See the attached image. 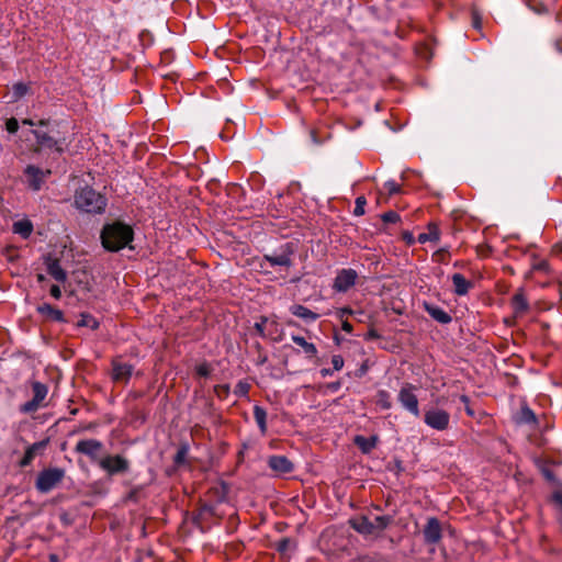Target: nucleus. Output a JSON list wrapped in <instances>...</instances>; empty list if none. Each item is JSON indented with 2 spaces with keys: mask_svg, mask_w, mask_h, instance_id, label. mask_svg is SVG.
I'll return each instance as SVG.
<instances>
[{
  "mask_svg": "<svg viewBox=\"0 0 562 562\" xmlns=\"http://www.w3.org/2000/svg\"><path fill=\"white\" fill-rule=\"evenodd\" d=\"M352 325L348 321H344L341 324V329L348 334L352 331Z\"/></svg>",
  "mask_w": 562,
  "mask_h": 562,
  "instance_id": "13d9d810",
  "label": "nucleus"
},
{
  "mask_svg": "<svg viewBox=\"0 0 562 562\" xmlns=\"http://www.w3.org/2000/svg\"><path fill=\"white\" fill-rule=\"evenodd\" d=\"M368 370H369V364H368V360H366V361H363V362L361 363V366H360V367L358 368V370L355 372V375H356L357 378H362V376H364V375L367 374Z\"/></svg>",
  "mask_w": 562,
  "mask_h": 562,
  "instance_id": "09e8293b",
  "label": "nucleus"
},
{
  "mask_svg": "<svg viewBox=\"0 0 562 562\" xmlns=\"http://www.w3.org/2000/svg\"><path fill=\"white\" fill-rule=\"evenodd\" d=\"M424 422L430 428L442 431L449 427L450 415L443 409L431 408L425 413Z\"/></svg>",
  "mask_w": 562,
  "mask_h": 562,
  "instance_id": "1a4fd4ad",
  "label": "nucleus"
},
{
  "mask_svg": "<svg viewBox=\"0 0 562 562\" xmlns=\"http://www.w3.org/2000/svg\"><path fill=\"white\" fill-rule=\"evenodd\" d=\"M212 513H213V507L207 504L202 505L200 508V515L212 514Z\"/></svg>",
  "mask_w": 562,
  "mask_h": 562,
  "instance_id": "4d7b16f0",
  "label": "nucleus"
},
{
  "mask_svg": "<svg viewBox=\"0 0 562 562\" xmlns=\"http://www.w3.org/2000/svg\"><path fill=\"white\" fill-rule=\"evenodd\" d=\"M254 418L258 425V428L261 435L267 434V412L263 407L259 405H255L254 407Z\"/></svg>",
  "mask_w": 562,
  "mask_h": 562,
  "instance_id": "393cba45",
  "label": "nucleus"
},
{
  "mask_svg": "<svg viewBox=\"0 0 562 562\" xmlns=\"http://www.w3.org/2000/svg\"><path fill=\"white\" fill-rule=\"evenodd\" d=\"M510 305L516 317L522 316L528 312L529 303L522 290L514 294Z\"/></svg>",
  "mask_w": 562,
  "mask_h": 562,
  "instance_id": "6ab92c4d",
  "label": "nucleus"
},
{
  "mask_svg": "<svg viewBox=\"0 0 562 562\" xmlns=\"http://www.w3.org/2000/svg\"><path fill=\"white\" fill-rule=\"evenodd\" d=\"M451 280L453 292L459 296L467 295L474 285L472 281L467 280L461 273H454Z\"/></svg>",
  "mask_w": 562,
  "mask_h": 562,
  "instance_id": "aec40b11",
  "label": "nucleus"
},
{
  "mask_svg": "<svg viewBox=\"0 0 562 562\" xmlns=\"http://www.w3.org/2000/svg\"><path fill=\"white\" fill-rule=\"evenodd\" d=\"M414 386L412 384H405L398 393V401L402 406L412 413L414 416H419V407L417 396L414 394Z\"/></svg>",
  "mask_w": 562,
  "mask_h": 562,
  "instance_id": "9b49d317",
  "label": "nucleus"
},
{
  "mask_svg": "<svg viewBox=\"0 0 562 562\" xmlns=\"http://www.w3.org/2000/svg\"><path fill=\"white\" fill-rule=\"evenodd\" d=\"M77 209L86 213L100 214L106 207V198L89 186L80 188L75 194Z\"/></svg>",
  "mask_w": 562,
  "mask_h": 562,
  "instance_id": "7ed1b4c3",
  "label": "nucleus"
},
{
  "mask_svg": "<svg viewBox=\"0 0 562 562\" xmlns=\"http://www.w3.org/2000/svg\"><path fill=\"white\" fill-rule=\"evenodd\" d=\"M375 403L383 409L391 408L392 403H391L390 393L385 390L378 391Z\"/></svg>",
  "mask_w": 562,
  "mask_h": 562,
  "instance_id": "c85d7f7f",
  "label": "nucleus"
},
{
  "mask_svg": "<svg viewBox=\"0 0 562 562\" xmlns=\"http://www.w3.org/2000/svg\"><path fill=\"white\" fill-rule=\"evenodd\" d=\"M402 237H403V240H404L407 245H409V246H411V245H414V243H415V237H414V235H413L411 232H407V231H406V232H404V233L402 234Z\"/></svg>",
  "mask_w": 562,
  "mask_h": 562,
  "instance_id": "864d4df0",
  "label": "nucleus"
},
{
  "mask_svg": "<svg viewBox=\"0 0 562 562\" xmlns=\"http://www.w3.org/2000/svg\"><path fill=\"white\" fill-rule=\"evenodd\" d=\"M269 323H270V321L266 316H260L259 321L255 323L254 328L260 337H262V338L267 337L266 329H267Z\"/></svg>",
  "mask_w": 562,
  "mask_h": 562,
  "instance_id": "473e14b6",
  "label": "nucleus"
},
{
  "mask_svg": "<svg viewBox=\"0 0 562 562\" xmlns=\"http://www.w3.org/2000/svg\"><path fill=\"white\" fill-rule=\"evenodd\" d=\"M297 251L296 241H288L277 248L273 252L265 255L263 260L271 267L291 268L294 265V256Z\"/></svg>",
  "mask_w": 562,
  "mask_h": 562,
  "instance_id": "39448f33",
  "label": "nucleus"
},
{
  "mask_svg": "<svg viewBox=\"0 0 562 562\" xmlns=\"http://www.w3.org/2000/svg\"><path fill=\"white\" fill-rule=\"evenodd\" d=\"M195 371L198 375L206 378L211 373V367L207 362H203L196 367Z\"/></svg>",
  "mask_w": 562,
  "mask_h": 562,
  "instance_id": "37998d69",
  "label": "nucleus"
},
{
  "mask_svg": "<svg viewBox=\"0 0 562 562\" xmlns=\"http://www.w3.org/2000/svg\"><path fill=\"white\" fill-rule=\"evenodd\" d=\"M367 204V200L363 195L361 196H358L356 199V205H355V210H353V215L356 216H361L364 214V206Z\"/></svg>",
  "mask_w": 562,
  "mask_h": 562,
  "instance_id": "e433bc0d",
  "label": "nucleus"
},
{
  "mask_svg": "<svg viewBox=\"0 0 562 562\" xmlns=\"http://www.w3.org/2000/svg\"><path fill=\"white\" fill-rule=\"evenodd\" d=\"M554 250H555V251H558V250H561V251H562V246L557 245V246L554 247Z\"/></svg>",
  "mask_w": 562,
  "mask_h": 562,
  "instance_id": "774afa93",
  "label": "nucleus"
},
{
  "mask_svg": "<svg viewBox=\"0 0 562 562\" xmlns=\"http://www.w3.org/2000/svg\"><path fill=\"white\" fill-rule=\"evenodd\" d=\"M37 313L44 317L46 321L65 323V316L63 311L54 307L48 303H43L36 307Z\"/></svg>",
  "mask_w": 562,
  "mask_h": 562,
  "instance_id": "a211bd4d",
  "label": "nucleus"
},
{
  "mask_svg": "<svg viewBox=\"0 0 562 562\" xmlns=\"http://www.w3.org/2000/svg\"><path fill=\"white\" fill-rule=\"evenodd\" d=\"M381 218L384 223H397L401 220L400 215L394 211L384 213Z\"/></svg>",
  "mask_w": 562,
  "mask_h": 562,
  "instance_id": "a19ab883",
  "label": "nucleus"
},
{
  "mask_svg": "<svg viewBox=\"0 0 562 562\" xmlns=\"http://www.w3.org/2000/svg\"><path fill=\"white\" fill-rule=\"evenodd\" d=\"M268 465L272 471L281 474L290 473L294 469L293 463L284 456H271L268 459Z\"/></svg>",
  "mask_w": 562,
  "mask_h": 562,
  "instance_id": "f3484780",
  "label": "nucleus"
},
{
  "mask_svg": "<svg viewBox=\"0 0 562 562\" xmlns=\"http://www.w3.org/2000/svg\"><path fill=\"white\" fill-rule=\"evenodd\" d=\"M33 231V225L30 221H19L13 224V232L20 234L24 238L29 237Z\"/></svg>",
  "mask_w": 562,
  "mask_h": 562,
  "instance_id": "bb28decb",
  "label": "nucleus"
},
{
  "mask_svg": "<svg viewBox=\"0 0 562 562\" xmlns=\"http://www.w3.org/2000/svg\"><path fill=\"white\" fill-rule=\"evenodd\" d=\"M333 369H329V368H323L319 373L323 378H326L328 375H331L333 374Z\"/></svg>",
  "mask_w": 562,
  "mask_h": 562,
  "instance_id": "e2e57ef3",
  "label": "nucleus"
},
{
  "mask_svg": "<svg viewBox=\"0 0 562 562\" xmlns=\"http://www.w3.org/2000/svg\"><path fill=\"white\" fill-rule=\"evenodd\" d=\"M52 165L44 162V166L27 164L21 175L22 183L31 191H41L52 176Z\"/></svg>",
  "mask_w": 562,
  "mask_h": 562,
  "instance_id": "20e7f679",
  "label": "nucleus"
},
{
  "mask_svg": "<svg viewBox=\"0 0 562 562\" xmlns=\"http://www.w3.org/2000/svg\"><path fill=\"white\" fill-rule=\"evenodd\" d=\"M49 293L56 300H59L61 297V290H60L59 285H57V284H53L50 286Z\"/></svg>",
  "mask_w": 562,
  "mask_h": 562,
  "instance_id": "603ef678",
  "label": "nucleus"
},
{
  "mask_svg": "<svg viewBox=\"0 0 562 562\" xmlns=\"http://www.w3.org/2000/svg\"><path fill=\"white\" fill-rule=\"evenodd\" d=\"M553 501L560 506H562V492H555L553 494Z\"/></svg>",
  "mask_w": 562,
  "mask_h": 562,
  "instance_id": "680f3d73",
  "label": "nucleus"
},
{
  "mask_svg": "<svg viewBox=\"0 0 562 562\" xmlns=\"http://www.w3.org/2000/svg\"><path fill=\"white\" fill-rule=\"evenodd\" d=\"M47 445H48V440L45 439V440H41V441L34 442L33 445L29 446L27 449L25 450L23 458L20 460L19 465L21 468L29 467L33 462V460L35 459L36 456H40L44 452Z\"/></svg>",
  "mask_w": 562,
  "mask_h": 562,
  "instance_id": "dca6fc26",
  "label": "nucleus"
},
{
  "mask_svg": "<svg viewBox=\"0 0 562 562\" xmlns=\"http://www.w3.org/2000/svg\"><path fill=\"white\" fill-rule=\"evenodd\" d=\"M249 390H250V385L248 382L239 381L235 386L234 394L238 397H244V396H247V394L249 393Z\"/></svg>",
  "mask_w": 562,
  "mask_h": 562,
  "instance_id": "f704fd0d",
  "label": "nucleus"
},
{
  "mask_svg": "<svg viewBox=\"0 0 562 562\" xmlns=\"http://www.w3.org/2000/svg\"><path fill=\"white\" fill-rule=\"evenodd\" d=\"M460 401L464 404V409L467 414L471 417L475 416L474 409L470 406V398L467 395H461Z\"/></svg>",
  "mask_w": 562,
  "mask_h": 562,
  "instance_id": "de8ad7c7",
  "label": "nucleus"
},
{
  "mask_svg": "<svg viewBox=\"0 0 562 562\" xmlns=\"http://www.w3.org/2000/svg\"><path fill=\"white\" fill-rule=\"evenodd\" d=\"M49 562H59V557L55 553L49 554L48 557Z\"/></svg>",
  "mask_w": 562,
  "mask_h": 562,
  "instance_id": "69168bd1",
  "label": "nucleus"
},
{
  "mask_svg": "<svg viewBox=\"0 0 562 562\" xmlns=\"http://www.w3.org/2000/svg\"><path fill=\"white\" fill-rule=\"evenodd\" d=\"M384 188L386 189L389 195L397 194L401 192V186L394 180H389L384 183Z\"/></svg>",
  "mask_w": 562,
  "mask_h": 562,
  "instance_id": "ea45409f",
  "label": "nucleus"
},
{
  "mask_svg": "<svg viewBox=\"0 0 562 562\" xmlns=\"http://www.w3.org/2000/svg\"><path fill=\"white\" fill-rule=\"evenodd\" d=\"M99 467L109 476L125 474L131 469V462L121 454H106L99 461Z\"/></svg>",
  "mask_w": 562,
  "mask_h": 562,
  "instance_id": "0eeeda50",
  "label": "nucleus"
},
{
  "mask_svg": "<svg viewBox=\"0 0 562 562\" xmlns=\"http://www.w3.org/2000/svg\"><path fill=\"white\" fill-rule=\"evenodd\" d=\"M291 543L292 541L290 538H282L277 544V550L280 553H285L290 549Z\"/></svg>",
  "mask_w": 562,
  "mask_h": 562,
  "instance_id": "c03bdc74",
  "label": "nucleus"
},
{
  "mask_svg": "<svg viewBox=\"0 0 562 562\" xmlns=\"http://www.w3.org/2000/svg\"><path fill=\"white\" fill-rule=\"evenodd\" d=\"M440 239V232L436 224L428 225V232L418 235V243L425 244L426 241H438Z\"/></svg>",
  "mask_w": 562,
  "mask_h": 562,
  "instance_id": "a878e982",
  "label": "nucleus"
},
{
  "mask_svg": "<svg viewBox=\"0 0 562 562\" xmlns=\"http://www.w3.org/2000/svg\"><path fill=\"white\" fill-rule=\"evenodd\" d=\"M291 338H292L293 342H295L297 346H300L303 349L304 353L308 358L316 357L317 348L313 342H308L304 337L297 336V335H292Z\"/></svg>",
  "mask_w": 562,
  "mask_h": 562,
  "instance_id": "b1692460",
  "label": "nucleus"
},
{
  "mask_svg": "<svg viewBox=\"0 0 562 562\" xmlns=\"http://www.w3.org/2000/svg\"><path fill=\"white\" fill-rule=\"evenodd\" d=\"M186 454H187V449L186 448L179 449L177 451L176 456H175V462L177 464L182 463L184 461Z\"/></svg>",
  "mask_w": 562,
  "mask_h": 562,
  "instance_id": "8fccbe9b",
  "label": "nucleus"
},
{
  "mask_svg": "<svg viewBox=\"0 0 562 562\" xmlns=\"http://www.w3.org/2000/svg\"><path fill=\"white\" fill-rule=\"evenodd\" d=\"M104 445L97 439H83L79 440L75 446V452L83 454L90 459L92 463L99 465V461L102 460L101 452L103 451Z\"/></svg>",
  "mask_w": 562,
  "mask_h": 562,
  "instance_id": "6e6552de",
  "label": "nucleus"
},
{
  "mask_svg": "<svg viewBox=\"0 0 562 562\" xmlns=\"http://www.w3.org/2000/svg\"><path fill=\"white\" fill-rule=\"evenodd\" d=\"M138 492H139V488H134V490H132V491L128 493V495H127V499H130V501H137Z\"/></svg>",
  "mask_w": 562,
  "mask_h": 562,
  "instance_id": "bf43d9fd",
  "label": "nucleus"
},
{
  "mask_svg": "<svg viewBox=\"0 0 562 562\" xmlns=\"http://www.w3.org/2000/svg\"><path fill=\"white\" fill-rule=\"evenodd\" d=\"M425 311L438 323L440 324H449L452 318L451 316L441 307L425 303Z\"/></svg>",
  "mask_w": 562,
  "mask_h": 562,
  "instance_id": "412c9836",
  "label": "nucleus"
},
{
  "mask_svg": "<svg viewBox=\"0 0 562 562\" xmlns=\"http://www.w3.org/2000/svg\"><path fill=\"white\" fill-rule=\"evenodd\" d=\"M450 259V252L448 248L443 247L432 254V261L438 263H448Z\"/></svg>",
  "mask_w": 562,
  "mask_h": 562,
  "instance_id": "2f4dec72",
  "label": "nucleus"
},
{
  "mask_svg": "<svg viewBox=\"0 0 562 562\" xmlns=\"http://www.w3.org/2000/svg\"><path fill=\"white\" fill-rule=\"evenodd\" d=\"M268 333H266L267 337H270L272 340L278 341L280 339L279 336H274L279 331V326L276 321H271L268 325Z\"/></svg>",
  "mask_w": 562,
  "mask_h": 562,
  "instance_id": "58836bf2",
  "label": "nucleus"
},
{
  "mask_svg": "<svg viewBox=\"0 0 562 562\" xmlns=\"http://www.w3.org/2000/svg\"><path fill=\"white\" fill-rule=\"evenodd\" d=\"M352 527L360 533L370 535L374 531L372 521L367 517H361L359 521L352 525Z\"/></svg>",
  "mask_w": 562,
  "mask_h": 562,
  "instance_id": "cd10ccee",
  "label": "nucleus"
},
{
  "mask_svg": "<svg viewBox=\"0 0 562 562\" xmlns=\"http://www.w3.org/2000/svg\"><path fill=\"white\" fill-rule=\"evenodd\" d=\"M229 391H231V389H229L228 384H221V385L214 386V393L221 400L226 398L229 394Z\"/></svg>",
  "mask_w": 562,
  "mask_h": 562,
  "instance_id": "4c0bfd02",
  "label": "nucleus"
},
{
  "mask_svg": "<svg viewBox=\"0 0 562 562\" xmlns=\"http://www.w3.org/2000/svg\"><path fill=\"white\" fill-rule=\"evenodd\" d=\"M36 280L38 283H42V282L46 281V277L43 273H37Z\"/></svg>",
  "mask_w": 562,
  "mask_h": 562,
  "instance_id": "338daca9",
  "label": "nucleus"
},
{
  "mask_svg": "<svg viewBox=\"0 0 562 562\" xmlns=\"http://www.w3.org/2000/svg\"><path fill=\"white\" fill-rule=\"evenodd\" d=\"M341 387V383L339 381L330 382L327 384V389L331 392H337Z\"/></svg>",
  "mask_w": 562,
  "mask_h": 562,
  "instance_id": "6e6d98bb",
  "label": "nucleus"
},
{
  "mask_svg": "<svg viewBox=\"0 0 562 562\" xmlns=\"http://www.w3.org/2000/svg\"><path fill=\"white\" fill-rule=\"evenodd\" d=\"M391 521L392 518L390 516H376L372 521V525L374 527V530H383L391 524Z\"/></svg>",
  "mask_w": 562,
  "mask_h": 562,
  "instance_id": "72a5a7b5",
  "label": "nucleus"
},
{
  "mask_svg": "<svg viewBox=\"0 0 562 562\" xmlns=\"http://www.w3.org/2000/svg\"><path fill=\"white\" fill-rule=\"evenodd\" d=\"M311 138L314 144L321 145L328 138V134L325 136H321L316 130H311L310 132Z\"/></svg>",
  "mask_w": 562,
  "mask_h": 562,
  "instance_id": "49530a36",
  "label": "nucleus"
},
{
  "mask_svg": "<svg viewBox=\"0 0 562 562\" xmlns=\"http://www.w3.org/2000/svg\"><path fill=\"white\" fill-rule=\"evenodd\" d=\"M357 277L353 269L340 270L334 280V289L338 292H347L356 283Z\"/></svg>",
  "mask_w": 562,
  "mask_h": 562,
  "instance_id": "ddd939ff",
  "label": "nucleus"
},
{
  "mask_svg": "<svg viewBox=\"0 0 562 562\" xmlns=\"http://www.w3.org/2000/svg\"><path fill=\"white\" fill-rule=\"evenodd\" d=\"M5 128L9 133L14 134L19 130V121L15 117H10L5 122Z\"/></svg>",
  "mask_w": 562,
  "mask_h": 562,
  "instance_id": "79ce46f5",
  "label": "nucleus"
},
{
  "mask_svg": "<svg viewBox=\"0 0 562 562\" xmlns=\"http://www.w3.org/2000/svg\"><path fill=\"white\" fill-rule=\"evenodd\" d=\"M100 238L106 250L115 252L128 246L134 238V231L125 223L114 222L103 226Z\"/></svg>",
  "mask_w": 562,
  "mask_h": 562,
  "instance_id": "f03ea898",
  "label": "nucleus"
},
{
  "mask_svg": "<svg viewBox=\"0 0 562 562\" xmlns=\"http://www.w3.org/2000/svg\"><path fill=\"white\" fill-rule=\"evenodd\" d=\"M553 46L558 53L562 54V38L555 40Z\"/></svg>",
  "mask_w": 562,
  "mask_h": 562,
  "instance_id": "052dcab7",
  "label": "nucleus"
},
{
  "mask_svg": "<svg viewBox=\"0 0 562 562\" xmlns=\"http://www.w3.org/2000/svg\"><path fill=\"white\" fill-rule=\"evenodd\" d=\"M331 363H333V370L339 371L342 369L345 361L340 355H334L331 357Z\"/></svg>",
  "mask_w": 562,
  "mask_h": 562,
  "instance_id": "a18cd8bd",
  "label": "nucleus"
},
{
  "mask_svg": "<svg viewBox=\"0 0 562 562\" xmlns=\"http://www.w3.org/2000/svg\"><path fill=\"white\" fill-rule=\"evenodd\" d=\"M35 140L29 145L27 149L32 158H36L45 161L47 165H52L60 155L64 153L63 142L56 139L47 132L40 128L31 131Z\"/></svg>",
  "mask_w": 562,
  "mask_h": 562,
  "instance_id": "f257e3e1",
  "label": "nucleus"
},
{
  "mask_svg": "<svg viewBox=\"0 0 562 562\" xmlns=\"http://www.w3.org/2000/svg\"><path fill=\"white\" fill-rule=\"evenodd\" d=\"M134 367L130 363L122 362L120 359L112 361V380L117 383H127L132 376Z\"/></svg>",
  "mask_w": 562,
  "mask_h": 562,
  "instance_id": "2eb2a0df",
  "label": "nucleus"
},
{
  "mask_svg": "<svg viewBox=\"0 0 562 562\" xmlns=\"http://www.w3.org/2000/svg\"><path fill=\"white\" fill-rule=\"evenodd\" d=\"M291 313L296 317H300L307 322H315L319 317L317 313L308 310L307 307L301 304H295L291 306Z\"/></svg>",
  "mask_w": 562,
  "mask_h": 562,
  "instance_id": "5701e85b",
  "label": "nucleus"
},
{
  "mask_svg": "<svg viewBox=\"0 0 562 562\" xmlns=\"http://www.w3.org/2000/svg\"><path fill=\"white\" fill-rule=\"evenodd\" d=\"M26 92H27V86L22 82L15 83L12 88V93H13L14 100L21 99L22 97H24L26 94Z\"/></svg>",
  "mask_w": 562,
  "mask_h": 562,
  "instance_id": "c9c22d12",
  "label": "nucleus"
},
{
  "mask_svg": "<svg viewBox=\"0 0 562 562\" xmlns=\"http://www.w3.org/2000/svg\"><path fill=\"white\" fill-rule=\"evenodd\" d=\"M77 325L78 327H89L94 330L99 327V322L92 315L82 313Z\"/></svg>",
  "mask_w": 562,
  "mask_h": 562,
  "instance_id": "c756f323",
  "label": "nucleus"
},
{
  "mask_svg": "<svg viewBox=\"0 0 562 562\" xmlns=\"http://www.w3.org/2000/svg\"><path fill=\"white\" fill-rule=\"evenodd\" d=\"M32 390H33V398L31 401L25 402L21 406V412L23 413H33L38 409V407L42 405L43 401L45 400L48 389L47 386L38 381L32 382Z\"/></svg>",
  "mask_w": 562,
  "mask_h": 562,
  "instance_id": "9d476101",
  "label": "nucleus"
},
{
  "mask_svg": "<svg viewBox=\"0 0 562 562\" xmlns=\"http://www.w3.org/2000/svg\"><path fill=\"white\" fill-rule=\"evenodd\" d=\"M423 535L425 543L437 544L442 538L440 521L436 517L428 518Z\"/></svg>",
  "mask_w": 562,
  "mask_h": 562,
  "instance_id": "f8f14e48",
  "label": "nucleus"
},
{
  "mask_svg": "<svg viewBox=\"0 0 562 562\" xmlns=\"http://www.w3.org/2000/svg\"><path fill=\"white\" fill-rule=\"evenodd\" d=\"M378 440V436L364 437L358 435L353 442L363 453H370L376 447Z\"/></svg>",
  "mask_w": 562,
  "mask_h": 562,
  "instance_id": "4be33fe9",
  "label": "nucleus"
},
{
  "mask_svg": "<svg viewBox=\"0 0 562 562\" xmlns=\"http://www.w3.org/2000/svg\"><path fill=\"white\" fill-rule=\"evenodd\" d=\"M537 418L535 413L528 407L524 406L519 413V422L525 424L536 423Z\"/></svg>",
  "mask_w": 562,
  "mask_h": 562,
  "instance_id": "7c9ffc66",
  "label": "nucleus"
},
{
  "mask_svg": "<svg viewBox=\"0 0 562 562\" xmlns=\"http://www.w3.org/2000/svg\"><path fill=\"white\" fill-rule=\"evenodd\" d=\"M350 314H352V311L348 307H344L339 311L340 317H342L344 315H350Z\"/></svg>",
  "mask_w": 562,
  "mask_h": 562,
  "instance_id": "0e129e2a",
  "label": "nucleus"
},
{
  "mask_svg": "<svg viewBox=\"0 0 562 562\" xmlns=\"http://www.w3.org/2000/svg\"><path fill=\"white\" fill-rule=\"evenodd\" d=\"M65 474L66 472L61 468L44 469L37 474L35 487L40 493H48L61 483Z\"/></svg>",
  "mask_w": 562,
  "mask_h": 562,
  "instance_id": "423d86ee",
  "label": "nucleus"
},
{
  "mask_svg": "<svg viewBox=\"0 0 562 562\" xmlns=\"http://www.w3.org/2000/svg\"><path fill=\"white\" fill-rule=\"evenodd\" d=\"M44 263L46 266L47 273L57 282L64 283L67 281V272L60 266V260L53 257L50 254L44 256Z\"/></svg>",
  "mask_w": 562,
  "mask_h": 562,
  "instance_id": "4468645a",
  "label": "nucleus"
},
{
  "mask_svg": "<svg viewBox=\"0 0 562 562\" xmlns=\"http://www.w3.org/2000/svg\"><path fill=\"white\" fill-rule=\"evenodd\" d=\"M22 124L23 125H30V126H35L36 123L31 120V119H24L22 120ZM48 124V121L46 120H41L38 123H37V126H46Z\"/></svg>",
  "mask_w": 562,
  "mask_h": 562,
  "instance_id": "3c124183",
  "label": "nucleus"
},
{
  "mask_svg": "<svg viewBox=\"0 0 562 562\" xmlns=\"http://www.w3.org/2000/svg\"><path fill=\"white\" fill-rule=\"evenodd\" d=\"M380 337H381L380 334L374 328H371L366 334L364 339L366 340H373V339H379Z\"/></svg>",
  "mask_w": 562,
  "mask_h": 562,
  "instance_id": "5fc2aeb1",
  "label": "nucleus"
}]
</instances>
